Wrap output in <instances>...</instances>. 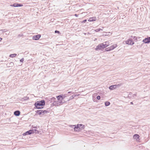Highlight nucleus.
I'll list each match as a JSON object with an SVG mask.
<instances>
[{"label":"nucleus","instance_id":"f257e3e1","mask_svg":"<svg viewBox=\"0 0 150 150\" xmlns=\"http://www.w3.org/2000/svg\"><path fill=\"white\" fill-rule=\"evenodd\" d=\"M108 45V42H106L98 45L96 46L95 49L96 51L102 50L107 47Z\"/></svg>","mask_w":150,"mask_h":150},{"label":"nucleus","instance_id":"f03ea898","mask_svg":"<svg viewBox=\"0 0 150 150\" xmlns=\"http://www.w3.org/2000/svg\"><path fill=\"white\" fill-rule=\"evenodd\" d=\"M35 132L36 133H37L38 134L39 133V132L38 131L35 129H30L29 131H28L26 132L23 133V136H26L28 135H30L31 134H33Z\"/></svg>","mask_w":150,"mask_h":150},{"label":"nucleus","instance_id":"7ed1b4c3","mask_svg":"<svg viewBox=\"0 0 150 150\" xmlns=\"http://www.w3.org/2000/svg\"><path fill=\"white\" fill-rule=\"evenodd\" d=\"M35 112L37 114L40 115V116H42L48 112L47 110H37Z\"/></svg>","mask_w":150,"mask_h":150},{"label":"nucleus","instance_id":"20e7f679","mask_svg":"<svg viewBox=\"0 0 150 150\" xmlns=\"http://www.w3.org/2000/svg\"><path fill=\"white\" fill-rule=\"evenodd\" d=\"M34 104L37 107V106H44L45 105V100H43L40 101H38L36 102Z\"/></svg>","mask_w":150,"mask_h":150},{"label":"nucleus","instance_id":"39448f33","mask_svg":"<svg viewBox=\"0 0 150 150\" xmlns=\"http://www.w3.org/2000/svg\"><path fill=\"white\" fill-rule=\"evenodd\" d=\"M64 102H63L62 100H56L55 102H54L53 103L51 104L52 106H58L61 105L64 103Z\"/></svg>","mask_w":150,"mask_h":150},{"label":"nucleus","instance_id":"423d86ee","mask_svg":"<svg viewBox=\"0 0 150 150\" xmlns=\"http://www.w3.org/2000/svg\"><path fill=\"white\" fill-rule=\"evenodd\" d=\"M23 6V5L22 4H19L18 3H15L13 4H11L10 5V6L15 7H22Z\"/></svg>","mask_w":150,"mask_h":150},{"label":"nucleus","instance_id":"0eeeda50","mask_svg":"<svg viewBox=\"0 0 150 150\" xmlns=\"http://www.w3.org/2000/svg\"><path fill=\"white\" fill-rule=\"evenodd\" d=\"M113 90L117 89L120 86L121 84L120 82H118L117 84H115V82L113 83Z\"/></svg>","mask_w":150,"mask_h":150},{"label":"nucleus","instance_id":"6e6552de","mask_svg":"<svg viewBox=\"0 0 150 150\" xmlns=\"http://www.w3.org/2000/svg\"><path fill=\"white\" fill-rule=\"evenodd\" d=\"M125 43L126 44L130 45H132L134 44V42L132 39H129L126 41Z\"/></svg>","mask_w":150,"mask_h":150},{"label":"nucleus","instance_id":"1a4fd4ad","mask_svg":"<svg viewBox=\"0 0 150 150\" xmlns=\"http://www.w3.org/2000/svg\"><path fill=\"white\" fill-rule=\"evenodd\" d=\"M142 42L146 44H148L150 42V37H147L144 39Z\"/></svg>","mask_w":150,"mask_h":150},{"label":"nucleus","instance_id":"9d476101","mask_svg":"<svg viewBox=\"0 0 150 150\" xmlns=\"http://www.w3.org/2000/svg\"><path fill=\"white\" fill-rule=\"evenodd\" d=\"M79 126H82V124H78L76 126L75 125H73V127H74V130L76 131H80L79 129H80L79 128Z\"/></svg>","mask_w":150,"mask_h":150},{"label":"nucleus","instance_id":"9b49d317","mask_svg":"<svg viewBox=\"0 0 150 150\" xmlns=\"http://www.w3.org/2000/svg\"><path fill=\"white\" fill-rule=\"evenodd\" d=\"M41 35L40 34H38L34 36L33 37L32 39L34 40H38L41 37Z\"/></svg>","mask_w":150,"mask_h":150},{"label":"nucleus","instance_id":"f8f14e48","mask_svg":"<svg viewBox=\"0 0 150 150\" xmlns=\"http://www.w3.org/2000/svg\"><path fill=\"white\" fill-rule=\"evenodd\" d=\"M140 136L138 134H134L133 136V138L134 139H135L136 140H139Z\"/></svg>","mask_w":150,"mask_h":150},{"label":"nucleus","instance_id":"ddd939ff","mask_svg":"<svg viewBox=\"0 0 150 150\" xmlns=\"http://www.w3.org/2000/svg\"><path fill=\"white\" fill-rule=\"evenodd\" d=\"M20 114V112L19 110L15 111L14 112V115L16 116H18Z\"/></svg>","mask_w":150,"mask_h":150},{"label":"nucleus","instance_id":"4468645a","mask_svg":"<svg viewBox=\"0 0 150 150\" xmlns=\"http://www.w3.org/2000/svg\"><path fill=\"white\" fill-rule=\"evenodd\" d=\"M96 18L95 17H93L90 18L88 20V21L89 22L93 21L96 20Z\"/></svg>","mask_w":150,"mask_h":150},{"label":"nucleus","instance_id":"2eb2a0df","mask_svg":"<svg viewBox=\"0 0 150 150\" xmlns=\"http://www.w3.org/2000/svg\"><path fill=\"white\" fill-rule=\"evenodd\" d=\"M56 98L54 97H52L50 98V99L49 100L51 102H53V103L54 102L56 101Z\"/></svg>","mask_w":150,"mask_h":150},{"label":"nucleus","instance_id":"dca6fc26","mask_svg":"<svg viewBox=\"0 0 150 150\" xmlns=\"http://www.w3.org/2000/svg\"><path fill=\"white\" fill-rule=\"evenodd\" d=\"M131 38H132L134 40L137 42L138 40V38L135 36H133L132 35L131 36Z\"/></svg>","mask_w":150,"mask_h":150},{"label":"nucleus","instance_id":"f3484780","mask_svg":"<svg viewBox=\"0 0 150 150\" xmlns=\"http://www.w3.org/2000/svg\"><path fill=\"white\" fill-rule=\"evenodd\" d=\"M17 55V54H11L10 55L9 57L11 58H13L15 57Z\"/></svg>","mask_w":150,"mask_h":150},{"label":"nucleus","instance_id":"a211bd4d","mask_svg":"<svg viewBox=\"0 0 150 150\" xmlns=\"http://www.w3.org/2000/svg\"><path fill=\"white\" fill-rule=\"evenodd\" d=\"M105 105L106 106H108L110 104V103L108 101H106L105 102Z\"/></svg>","mask_w":150,"mask_h":150},{"label":"nucleus","instance_id":"6ab92c4d","mask_svg":"<svg viewBox=\"0 0 150 150\" xmlns=\"http://www.w3.org/2000/svg\"><path fill=\"white\" fill-rule=\"evenodd\" d=\"M76 96H77L75 94L73 95L72 96L70 97L69 100H71L73 99Z\"/></svg>","mask_w":150,"mask_h":150},{"label":"nucleus","instance_id":"aec40b11","mask_svg":"<svg viewBox=\"0 0 150 150\" xmlns=\"http://www.w3.org/2000/svg\"><path fill=\"white\" fill-rule=\"evenodd\" d=\"M62 95H59L57 96H56V97L58 100H60V99H61V97H62Z\"/></svg>","mask_w":150,"mask_h":150},{"label":"nucleus","instance_id":"412c9836","mask_svg":"<svg viewBox=\"0 0 150 150\" xmlns=\"http://www.w3.org/2000/svg\"><path fill=\"white\" fill-rule=\"evenodd\" d=\"M34 105L35 106L36 108L37 109H41L43 108V107H40V106H37V107L34 104Z\"/></svg>","mask_w":150,"mask_h":150},{"label":"nucleus","instance_id":"4be33fe9","mask_svg":"<svg viewBox=\"0 0 150 150\" xmlns=\"http://www.w3.org/2000/svg\"><path fill=\"white\" fill-rule=\"evenodd\" d=\"M62 95V97H61V99L62 100L65 98L66 96V95L67 94H64V95Z\"/></svg>","mask_w":150,"mask_h":150},{"label":"nucleus","instance_id":"5701e85b","mask_svg":"<svg viewBox=\"0 0 150 150\" xmlns=\"http://www.w3.org/2000/svg\"><path fill=\"white\" fill-rule=\"evenodd\" d=\"M22 98L23 99V100H26L29 99V97L26 96L24 97L23 98Z\"/></svg>","mask_w":150,"mask_h":150},{"label":"nucleus","instance_id":"b1692460","mask_svg":"<svg viewBox=\"0 0 150 150\" xmlns=\"http://www.w3.org/2000/svg\"><path fill=\"white\" fill-rule=\"evenodd\" d=\"M132 94V92H130L129 93V95H128L127 97L129 99H130L132 97L131 96V95Z\"/></svg>","mask_w":150,"mask_h":150},{"label":"nucleus","instance_id":"393cba45","mask_svg":"<svg viewBox=\"0 0 150 150\" xmlns=\"http://www.w3.org/2000/svg\"><path fill=\"white\" fill-rule=\"evenodd\" d=\"M80 129H84L85 126L82 125V126H79Z\"/></svg>","mask_w":150,"mask_h":150},{"label":"nucleus","instance_id":"a878e982","mask_svg":"<svg viewBox=\"0 0 150 150\" xmlns=\"http://www.w3.org/2000/svg\"><path fill=\"white\" fill-rule=\"evenodd\" d=\"M112 49H112H109L108 48H107L105 49V50L106 51H110V50Z\"/></svg>","mask_w":150,"mask_h":150},{"label":"nucleus","instance_id":"bb28decb","mask_svg":"<svg viewBox=\"0 0 150 150\" xmlns=\"http://www.w3.org/2000/svg\"><path fill=\"white\" fill-rule=\"evenodd\" d=\"M117 46L116 44L113 45V50Z\"/></svg>","mask_w":150,"mask_h":150},{"label":"nucleus","instance_id":"cd10ccee","mask_svg":"<svg viewBox=\"0 0 150 150\" xmlns=\"http://www.w3.org/2000/svg\"><path fill=\"white\" fill-rule=\"evenodd\" d=\"M96 98L97 99H98V100H100V96H97L96 97Z\"/></svg>","mask_w":150,"mask_h":150},{"label":"nucleus","instance_id":"c85d7f7f","mask_svg":"<svg viewBox=\"0 0 150 150\" xmlns=\"http://www.w3.org/2000/svg\"><path fill=\"white\" fill-rule=\"evenodd\" d=\"M54 33H58V34H60V33L59 31L57 30H55Z\"/></svg>","mask_w":150,"mask_h":150},{"label":"nucleus","instance_id":"c756f323","mask_svg":"<svg viewBox=\"0 0 150 150\" xmlns=\"http://www.w3.org/2000/svg\"><path fill=\"white\" fill-rule=\"evenodd\" d=\"M100 30H102L100 28H98L96 29V32H98L100 31Z\"/></svg>","mask_w":150,"mask_h":150},{"label":"nucleus","instance_id":"7c9ffc66","mask_svg":"<svg viewBox=\"0 0 150 150\" xmlns=\"http://www.w3.org/2000/svg\"><path fill=\"white\" fill-rule=\"evenodd\" d=\"M24 60V59L23 58L21 59L20 61L21 62H23Z\"/></svg>","mask_w":150,"mask_h":150},{"label":"nucleus","instance_id":"2f4dec72","mask_svg":"<svg viewBox=\"0 0 150 150\" xmlns=\"http://www.w3.org/2000/svg\"><path fill=\"white\" fill-rule=\"evenodd\" d=\"M109 88L111 90H112V85L111 86L109 87Z\"/></svg>","mask_w":150,"mask_h":150},{"label":"nucleus","instance_id":"473e14b6","mask_svg":"<svg viewBox=\"0 0 150 150\" xmlns=\"http://www.w3.org/2000/svg\"><path fill=\"white\" fill-rule=\"evenodd\" d=\"M87 20L86 19H85L81 22L82 23H85L86 21Z\"/></svg>","mask_w":150,"mask_h":150},{"label":"nucleus","instance_id":"72a5a7b5","mask_svg":"<svg viewBox=\"0 0 150 150\" xmlns=\"http://www.w3.org/2000/svg\"><path fill=\"white\" fill-rule=\"evenodd\" d=\"M10 64L11 66H13L14 64L13 62H11Z\"/></svg>","mask_w":150,"mask_h":150},{"label":"nucleus","instance_id":"f704fd0d","mask_svg":"<svg viewBox=\"0 0 150 150\" xmlns=\"http://www.w3.org/2000/svg\"><path fill=\"white\" fill-rule=\"evenodd\" d=\"M74 93V92H72V91H69V92H68V93Z\"/></svg>","mask_w":150,"mask_h":150},{"label":"nucleus","instance_id":"c9c22d12","mask_svg":"<svg viewBox=\"0 0 150 150\" xmlns=\"http://www.w3.org/2000/svg\"><path fill=\"white\" fill-rule=\"evenodd\" d=\"M74 16H75L76 17H78L79 16V15L76 14L74 15Z\"/></svg>","mask_w":150,"mask_h":150},{"label":"nucleus","instance_id":"e433bc0d","mask_svg":"<svg viewBox=\"0 0 150 150\" xmlns=\"http://www.w3.org/2000/svg\"><path fill=\"white\" fill-rule=\"evenodd\" d=\"M136 95H137L136 93L135 94H134L133 95V97H134V96H136Z\"/></svg>","mask_w":150,"mask_h":150},{"label":"nucleus","instance_id":"4c0bfd02","mask_svg":"<svg viewBox=\"0 0 150 150\" xmlns=\"http://www.w3.org/2000/svg\"><path fill=\"white\" fill-rule=\"evenodd\" d=\"M130 103L131 105H133V102H131Z\"/></svg>","mask_w":150,"mask_h":150},{"label":"nucleus","instance_id":"58836bf2","mask_svg":"<svg viewBox=\"0 0 150 150\" xmlns=\"http://www.w3.org/2000/svg\"><path fill=\"white\" fill-rule=\"evenodd\" d=\"M137 37L138 38V39L139 40V39L140 38L139 37Z\"/></svg>","mask_w":150,"mask_h":150},{"label":"nucleus","instance_id":"ea45409f","mask_svg":"<svg viewBox=\"0 0 150 150\" xmlns=\"http://www.w3.org/2000/svg\"><path fill=\"white\" fill-rule=\"evenodd\" d=\"M2 40V38H1L0 37V41H1Z\"/></svg>","mask_w":150,"mask_h":150},{"label":"nucleus","instance_id":"a19ab883","mask_svg":"<svg viewBox=\"0 0 150 150\" xmlns=\"http://www.w3.org/2000/svg\"><path fill=\"white\" fill-rule=\"evenodd\" d=\"M36 128V127H34L33 128Z\"/></svg>","mask_w":150,"mask_h":150},{"label":"nucleus","instance_id":"79ce46f5","mask_svg":"<svg viewBox=\"0 0 150 150\" xmlns=\"http://www.w3.org/2000/svg\"><path fill=\"white\" fill-rule=\"evenodd\" d=\"M2 33V32H0V33Z\"/></svg>","mask_w":150,"mask_h":150},{"label":"nucleus","instance_id":"37998d69","mask_svg":"<svg viewBox=\"0 0 150 150\" xmlns=\"http://www.w3.org/2000/svg\"><path fill=\"white\" fill-rule=\"evenodd\" d=\"M115 77V76H113V78ZM114 79V78H113V79Z\"/></svg>","mask_w":150,"mask_h":150}]
</instances>
